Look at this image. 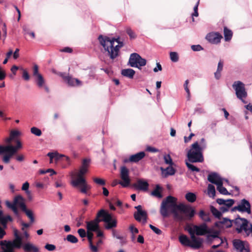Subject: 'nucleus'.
<instances>
[{"label":"nucleus","mask_w":252,"mask_h":252,"mask_svg":"<svg viewBox=\"0 0 252 252\" xmlns=\"http://www.w3.org/2000/svg\"><path fill=\"white\" fill-rule=\"evenodd\" d=\"M151 229L157 234L160 235L161 234V231L158 228L153 226L152 224L149 225Z\"/></svg>","instance_id":"nucleus-48"},{"label":"nucleus","mask_w":252,"mask_h":252,"mask_svg":"<svg viewBox=\"0 0 252 252\" xmlns=\"http://www.w3.org/2000/svg\"><path fill=\"white\" fill-rule=\"evenodd\" d=\"M164 162L166 164L172 165L173 163L172 158L169 155H166L163 157Z\"/></svg>","instance_id":"nucleus-44"},{"label":"nucleus","mask_w":252,"mask_h":252,"mask_svg":"<svg viewBox=\"0 0 252 252\" xmlns=\"http://www.w3.org/2000/svg\"><path fill=\"white\" fill-rule=\"evenodd\" d=\"M34 80L38 88H43L47 93L49 92V89L46 85L45 80L42 75L34 78Z\"/></svg>","instance_id":"nucleus-22"},{"label":"nucleus","mask_w":252,"mask_h":252,"mask_svg":"<svg viewBox=\"0 0 252 252\" xmlns=\"http://www.w3.org/2000/svg\"><path fill=\"white\" fill-rule=\"evenodd\" d=\"M98 40L112 59L118 56L120 48L123 46V42H120L118 39L100 35L98 36Z\"/></svg>","instance_id":"nucleus-1"},{"label":"nucleus","mask_w":252,"mask_h":252,"mask_svg":"<svg viewBox=\"0 0 252 252\" xmlns=\"http://www.w3.org/2000/svg\"><path fill=\"white\" fill-rule=\"evenodd\" d=\"M177 199L176 198L168 196L165 200H163L161 203L160 213L163 217H167L169 212L172 213L175 219L176 220H184L182 216L178 214V210L179 204L176 203Z\"/></svg>","instance_id":"nucleus-2"},{"label":"nucleus","mask_w":252,"mask_h":252,"mask_svg":"<svg viewBox=\"0 0 252 252\" xmlns=\"http://www.w3.org/2000/svg\"><path fill=\"white\" fill-rule=\"evenodd\" d=\"M232 36V32L231 31L228 30L226 28H224V39L225 41H229Z\"/></svg>","instance_id":"nucleus-37"},{"label":"nucleus","mask_w":252,"mask_h":252,"mask_svg":"<svg viewBox=\"0 0 252 252\" xmlns=\"http://www.w3.org/2000/svg\"><path fill=\"white\" fill-rule=\"evenodd\" d=\"M233 210H237L241 212H246L250 214L251 213V205L249 202L245 199H242L240 204L233 208Z\"/></svg>","instance_id":"nucleus-15"},{"label":"nucleus","mask_w":252,"mask_h":252,"mask_svg":"<svg viewBox=\"0 0 252 252\" xmlns=\"http://www.w3.org/2000/svg\"><path fill=\"white\" fill-rule=\"evenodd\" d=\"M232 87L235 91L237 97L244 103H246L244 99L247 97V93L245 88L244 84L240 81H235L232 85Z\"/></svg>","instance_id":"nucleus-11"},{"label":"nucleus","mask_w":252,"mask_h":252,"mask_svg":"<svg viewBox=\"0 0 252 252\" xmlns=\"http://www.w3.org/2000/svg\"><path fill=\"white\" fill-rule=\"evenodd\" d=\"M78 233L79 236L82 238H84V237H86V232L85 229H82V228L79 229L78 230Z\"/></svg>","instance_id":"nucleus-58"},{"label":"nucleus","mask_w":252,"mask_h":252,"mask_svg":"<svg viewBox=\"0 0 252 252\" xmlns=\"http://www.w3.org/2000/svg\"><path fill=\"white\" fill-rule=\"evenodd\" d=\"M29 183L28 182H26L23 184L22 189L24 191H25V192H27L29 191Z\"/></svg>","instance_id":"nucleus-59"},{"label":"nucleus","mask_w":252,"mask_h":252,"mask_svg":"<svg viewBox=\"0 0 252 252\" xmlns=\"http://www.w3.org/2000/svg\"><path fill=\"white\" fill-rule=\"evenodd\" d=\"M179 242L181 244L187 247H190L194 249H198L201 247L203 240V239H189L186 235H181L179 237Z\"/></svg>","instance_id":"nucleus-8"},{"label":"nucleus","mask_w":252,"mask_h":252,"mask_svg":"<svg viewBox=\"0 0 252 252\" xmlns=\"http://www.w3.org/2000/svg\"><path fill=\"white\" fill-rule=\"evenodd\" d=\"M101 221L100 219L97 217L94 220L86 222V227L87 231L95 232L99 229V223Z\"/></svg>","instance_id":"nucleus-19"},{"label":"nucleus","mask_w":252,"mask_h":252,"mask_svg":"<svg viewBox=\"0 0 252 252\" xmlns=\"http://www.w3.org/2000/svg\"><path fill=\"white\" fill-rule=\"evenodd\" d=\"M170 58L172 62L176 63L179 60V56L177 53L171 52L170 53Z\"/></svg>","instance_id":"nucleus-42"},{"label":"nucleus","mask_w":252,"mask_h":252,"mask_svg":"<svg viewBox=\"0 0 252 252\" xmlns=\"http://www.w3.org/2000/svg\"><path fill=\"white\" fill-rule=\"evenodd\" d=\"M219 232L218 231H215L213 232H212L211 234H208L207 236V239L209 241L217 243L212 246V248L213 249L218 248L223 243L222 239L219 237Z\"/></svg>","instance_id":"nucleus-16"},{"label":"nucleus","mask_w":252,"mask_h":252,"mask_svg":"<svg viewBox=\"0 0 252 252\" xmlns=\"http://www.w3.org/2000/svg\"><path fill=\"white\" fill-rule=\"evenodd\" d=\"M22 76L24 79L26 81H29L30 79L29 74L26 70L23 69Z\"/></svg>","instance_id":"nucleus-55"},{"label":"nucleus","mask_w":252,"mask_h":252,"mask_svg":"<svg viewBox=\"0 0 252 252\" xmlns=\"http://www.w3.org/2000/svg\"><path fill=\"white\" fill-rule=\"evenodd\" d=\"M16 146H14L11 144L5 146L0 145V155L3 154L2 161L5 163H9L11 159L17 153V152L22 148L23 145L19 140L16 141Z\"/></svg>","instance_id":"nucleus-4"},{"label":"nucleus","mask_w":252,"mask_h":252,"mask_svg":"<svg viewBox=\"0 0 252 252\" xmlns=\"http://www.w3.org/2000/svg\"><path fill=\"white\" fill-rule=\"evenodd\" d=\"M200 218L204 221H210V219L207 214H205L203 210H201L199 213Z\"/></svg>","instance_id":"nucleus-40"},{"label":"nucleus","mask_w":252,"mask_h":252,"mask_svg":"<svg viewBox=\"0 0 252 252\" xmlns=\"http://www.w3.org/2000/svg\"><path fill=\"white\" fill-rule=\"evenodd\" d=\"M161 191V188L159 186V185H157L155 189L151 192V195L158 198H161L162 197Z\"/></svg>","instance_id":"nucleus-32"},{"label":"nucleus","mask_w":252,"mask_h":252,"mask_svg":"<svg viewBox=\"0 0 252 252\" xmlns=\"http://www.w3.org/2000/svg\"><path fill=\"white\" fill-rule=\"evenodd\" d=\"M202 150L200 148L199 143L197 141L194 142L188 152V160L190 162H202L204 161Z\"/></svg>","instance_id":"nucleus-5"},{"label":"nucleus","mask_w":252,"mask_h":252,"mask_svg":"<svg viewBox=\"0 0 252 252\" xmlns=\"http://www.w3.org/2000/svg\"><path fill=\"white\" fill-rule=\"evenodd\" d=\"M25 213L27 217L30 219L31 222H33L34 220L33 213L31 210L27 209L26 207L22 210Z\"/></svg>","instance_id":"nucleus-39"},{"label":"nucleus","mask_w":252,"mask_h":252,"mask_svg":"<svg viewBox=\"0 0 252 252\" xmlns=\"http://www.w3.org/2000/svg\"><path fill=\"white\" fill-rule=\"evenodd\" d=\"M87 238H88L89 242V244L91 243H93V238L94 234L92 233V232L87 231Z\"/></svg>","instance_id":"nucleus-57"},{"label":"nucleus","mask_w":252,"mask_h":252,"mask_svg":"<svg viewBox=\"0 0 252 252\" xmlns=\"http://www.w3.org/2000/svg\"><path fill=\"white\" fill-rule=\"evenodd\" d=\"M161 170L162 171L163 174H164L165 177H167L169 175H173L175 173V170L173 167L170 165L164 169L163 168H161Z\"/></svg>","instance_id":"nucleus-31"},{"label":"nucleus","mask_w":252,"mask_h":252,"mask_svg":"<svg viewBox=\"0 0 252 252\" xmlns=\"http://www.w3.org/2000/svg\"><path fill=\"white\" fill-rule=\"evenodd\" d=\"M192 162H190L189 160L186 161V164L189 170H190L192 172H199L200 171V169L193 164L191 163Z\"/></svg>","instance_id":"nucleus-36"},{"label":"nucleus","mask_w":252,"mask_h":252,"mask_svg":"<svg viewBox=\"0 0 252 252\" xmlns=\"http://www.w3.org/2000/svg\"><path fill=\"white\" fill-rule=\"evenodd\" d=\"M208 180L210 182L214 184L217 186L221 182H223V181H225L227 183L228 182L227 179L221 178L218 174L216 173H212L210 174L208 176Z\"/></svg>","instance_id":"nucleus-21"},{"label":"nucleus","mask_w":252,"mask_h":252,"mask_svg":"<svg viewBox=\"0 0 252 252\" xmlns=\"http://www.w3.org/2000/svg\"><path fill=\"white\" fill-rule=\"evenodd\" d=\"M100 217H102L103 219L100 220L106 223L105 228L106 229H110L113 227H115L117 226V220L112 218L111 214L106 212L104 210H101L97 214V218L99 219Z\"/></svg>","instance_id":"nucleus-9"},{"label":"nucleus","mask_w":252,"mask_h":252,"mask_svg":"<svg viewBox=\"0 0 252 252\" xmlns=\"http://www.w3.org/2000/svg\"><path fill=\"white\" fill-rule=\"evenodd\" d=\"M185 197L186 199L189 202H193L196 200V197L194 193L189 192L186 194Z\"/></svg>","instance_id":"nucleus-38"},{"label":"nucleus","mask_w":252,"mask_h":252,"mask_svg":"<svg viewBox=\"0 0 252 252\" xmlns=\"http://www.w3.org/2000/svg\"><path fill=\"white\" fill-rule=\"evenodd\" d=\"M145 156L144 152H140L136 154L132 155L129 157V160L131 162H137L142 159Z\"/></svg>","instance_id":"nucleus-29"},{"label":"nucleus","mask_w":252,"mask_h":252,"mask_svg":"<svg viewBox=\"0 0 252 252\" xmlns=\"http://www.w3.org/2000/svg\"><path fill=\"white\" fill-rule=\"evenodd\" d=\"M22 247L26 252H30L31 251H33V252H38V249L30 242L27 243L25 244L22 243Z\"/></svg>","instance_id":"nucleus-28"},{"label":"nucleus","mask_w":252,"mask_h":252,"mask_svg":"<svg viewBox=\"0 0 252 252\" xmlns=\"http://www.w3.org/2000/svg\"><path fill=\"white\" fill-rule=\"evenodd\" d=\"M89 246H90V248L92 252H98V249H97V246L94 245L93 243H90Z\"/></svg>","instance_id":"nucleus-64"},{"label":"nucleus","mask_w":252,"mask_h":252,"mask_svg":"<svg viewBox=\"0 0 252 252\" xmlns=\"http://www.w3.org/2000/svg\"><path fill=\"white\" fill-rule=\"evenodd\" d=\"M186 230L189 233L190 238L193 239H202L195 236V234L204 235L207 233L210 234L212 233V230L209 229L205 223L200 225H188L186 227Z\"/></svg>","instance_id":"nucleus-6"},{"label":"nucleus","mask_w":252,"mask_h":252,"mask_svg":"<svg viewBox=\"0 0 252 252\" xmlns=\"http://www.w3.org/2000/svg\"><path fill=\"white\" fill-rule=\"evenodd\" d=\"M126 32L129 35L131 38H134L135 37V35L134 32L130 29L126 30Z\"/></svg>","instance_id":"nucleus-63"},{"label":"nucleus","mask_w":252,"mask_h":252,"mask_svg":"<svg viewBox=\"0 0 252 252\" xmlns=\"http://www.w3.org/2000/svg\"><path fill=\"white\" fill-rule=\"evenodd\" d=\"M217 202L220 205H223L220 207V210L224 212L227 211L233 205L234 201L231 199L224 200L219 198L217 200Z\"/></svg>","instance_id":"nucleus-20"},{"label":"nucleus","mask_w":252,"mask_h":252,"mask_svg":"<svg viewBox=\"0 0 252 252\" xmlns=\"http://www.w3.org/2000/svg\"><path fill=\"white\" fill-rule=\"evenodd\" d=\"M211 211L213 215L217 217H219L221 215V213L214 208H212Z\"/></svg>","instance_id":"nucleus-61"},{"label":"nucleus","mask_w":252,"mask_h":252,"mask_svg":"<svg viewBox=\"0 0 252 252\" xmlns=\"http://www.w3.org/2000/svg\"><path fill=\"white\" fill-rule=\"evenodd\" d=\"M57 155L56 154L50 152L47 154V156L50 158V163H52L53 162V159H55V157Z\"/></svg>","instance_id":"nucleus-60"},{"label":"nucleus","mask_w":252,"mask_h":252,"mask_svg":"<svg viewBox=\"0 0 252 252\" xmlns=\"http://www.w3.org/2000/svg\"><path fill=\"white\" fill-rule=\"evenodd\" d=\"M41 74L38 72V67L36 64H35L33 66V76L34 78H35L37 76L41 75Z\"/></svg>","instance_id":"nucleus-46"},{"label":"nucleus","mask_w":252,"mask_h":252,"mask_svg":"<svg viewBox=\"0 0 252 252\" xmlns=\"http://www.w3.org/2000/svg\"><path fill=\"white\" fill-rule=\"evenodd\" d=\"M14 239L12 241H1L0 242L1 245H7L12 246L16 247L17 249L21 248L22 246V238L19 235L18 231L16 229H14Z\"/></svg>","instance_id":"nucleus-13"},{"label":"nucleus","mask_w":252,"mask_h":252,"mask_svg":"<svg viewBox=\"0 0 252 252\" xmlns=\"http://www.w3.org/2000/svg\"><path fill=\"white\" fill-rule=\"evenodd\" d=\"M31 132L32 134L37 136H40L42 134L41 131L40 129L36 127H32L31 128Z\"/></svg>","instance_id":"nucleus-41"},{"label":"nucleus","mask_w":252,"mask_h":252,"mask_svg":"<svg viewBox=\"0 0 252 252\" xmlns=\"http://www.w3.org/2000/svg\"><path fill=\"white\" fill-rule=\"evenodd\" d=\"M94 181L97 184L100 185H105V181L104 180L98 178H94Z\"/></svg>","instance_id":"nucleus-49"},{"label":"nucleus","mask_w":252,"mask_h":252,"mask_svg":"<svg viewBox=\"0 0 252 252\" xmlns=\"http://www.w3.org/2000/svg\"><path fill=\"white\" fill-rule=\"evenodd\" d=\"M195 214V210L190 206L185 205L183 204H179L178 214L185 218L184 220H190L194 216Z\"/></svg>","instance_id":"nucleus-10"},{"label":"nucleus","mask_w":252,"mask_h":252,"mask_svg":"<svg viewBox=\"0 0 252 252\" xmlns=\"http://www.w3.org/2000/svg\"><path fill=\"white\" fill-rule=\"evenodd\" d=\"M120 177L122 181L119 184L123 187H128L130 183L128 169L126 166H122L120 170Z\"/></svg>","instance_id":"nucleus-14"},{"label":"nucleus","mask_w":252,"mask_h":252,"mask_svg":"<svg viewBox=\"0 0 252 252\" xmlns=\"http://www.w3.org/2000/svg\"><path fill=\"white\" fill-rule=\"evenodd\" d=\"M199 144H200V146H199L200 148H201L202 150H203L204 149H205L206 147L205 139L203 138H201L199 145Z\"/></svg>","instance_id":"nucleus-56"},{"label":"nucleus","mask_w":252,"mask_h":252,"mask_svg":"<svg viewBox=\"0 0 252 252\" xmlns=\"http://www.w3.org/2000/svg\"><path fill=\"white\" fill-rule=\"evenodd\" d=\"M21 133L18 130H12L11 131L10 135L14 138L15 137L20 135Z\"/></svg>","instance_id":"nucleus-47"},{"label":"nucleus","mask_w":252,"mask_h":252,"mask_svg":"<svg viewBox=\"0 0 252 252\" xmlns=\"http://www.w3.org/2000/svg\"><path fill=\"white\" fill-rule=\"evenodd\" d=\"M191 48L194 51H200L203 50V48L200 45H193L191 46Z\"/></svg>","instance_id":"nucleus-50"},{"label":"nucleus","mask_w":252,"mask_h":252,"mask_svg":"<svg viewBox=\"0 0 252 252\" xmlns=\"http://www.w3.org/2000/svg\"><path fill=\"white\" fill-rule=\"evenodd\" d=\"M135 74V71L132 69L128 68L122 70V74L129 78H132Z\"/></svg>","instance_id":"nucleus-30"},{"label":"nucleus","mask_w":252,"mask_h":252,"mask_svg":"<svg viewBox=\"0 0 252 252\" xmlns=\"http://www.w3.org/2000/svg\"><path fill=\"white\" fill-rule=\"evenodd\" d=\"M5 204L7 206V207H8V208H9L12 209V210L13 211L14 213L15 214V215L17 217H19V213H18V209L16 207V206H15V205L14 204V201H13V203L12 204L9 201H5Z\"/></svg>","instance_id":"nucleus-33"},{"label":"nucleus","mask_w":252,"mask_h":252,"mask_svg":"<svg viewBox=\"0 0 252 252\" xmlns=\"http://www.w3.org/2000/svg\"><path fill=\"white\" fill-rule=\"evenodd\" d=\"M66 240L71 243H76L78 242L77 238L74 235L69 234L66 237Z\"/></svg>","instance_id":"nucleus-43"},{"label":"nucleus","mask_w":252,"mask_h":252,"mask_svg":"<svg viewBox=\"0 0 252 252\" xmlns=\"http://www.w3.org/2000/svg\"><path fill=\"white\" fill-rule=\"evenodd\" d=\"M146 60L142 58L139 54L137 53H132L130 55L129 59V64L130 66L137 67L140 69L142 66H144L146 64Z\"/></svg>","instance_id":"nucleus-12"},{"label":"nucleus","mask_w":252,"mask_h":252,"mask_svg":"<svg viewBox=\"0 0 252 252\" xmlns=\"http://www.w3.org/2000/svg\"><path fill=\"white\" fill-rule=\"evenodd\" d=\"M222 38V35L218 32H211L206 36V39L212 44L220 43Z\"/></svg>","instance_id":"nucleus-18"},{"label":"nucleus","mask_w":252,"mask_h":252,"mask_svg":"<svg viewBox=\"0 0 252 252\" xmlns=\"http://www.w3.org/2000/svg\"><path fill=\"white\" fill-rule=\"evenodd\" d=\"M48 172H50L51 173V175H54V174H56V172L52 169H48L46 170H41L39 171V173L40 174H45V173H48Z\"/></svg>","instance_id":"nucleus-51"},{"label":"nucleus","mask_w":252,"mask_h":252,"mask_svg":"<svg viewBox=\"0 0 252 252\" xmlns=\"http://www.w3.org/2000/svg\"><path fill=\"white\" fill-rule=\"evenodd\" d=\"M134 187L138 189L143 191H147L148 189L149 184L145 180L139 179L137 181Z\"/></svg>","instance_id":"nucleus-26"},{"label":"nucleus","mask_w":252,"mask_h":252,"mask_svg":"<svg viewBox=\"0 0 252 252\" xmlns=\"http://www.w3.org/2000/svg\"><path fill=\"white\" fill-rule=\"evenodd\" d=\"M45 248L49 251H53L56 249V246L53 244H46Z\"/></svg>","instance_id":"nucleus-52"},{"label":"nucleus","mask_w":252,"mask_h":252,"mask_svg":"<svg viewBox=\"0 0 252 252\" xmlns=\"http://www.w3.org/2000/svg\"><path fill=\"white\" fill-rule=\"evenodd\" d=\"M25 201V199L21 195L16 196L14 199V204L16 207H18L21 208L22 210L26 207Z\"/></svg>","instance_id":"nucleus-24"},{"label":"nucleus","mask_w":252,"mask_h":252,"mask_svg":"<svg viewBox=\"0 0 252 252\" xmlns=\"http://www.w3.org/2000/svg\"><path fill=\"white\" fill-rule=\"evenodd\" d=\"M146 150L148 152H150L152 153H156L159 151V150L158 149L150 146L147 147L146 148Z\"/></svg>","instance_id":"nucleus-62"},{"label":"nucleus","mask_w":252,"mask_h":252,"mask_svg":"<svg viewBox=\"0 0 252 252\" xmlns=\"http://www.w3.org/2000/svg\"><path fill=\"white\" fill-rule=\"evenodd\" d=\"M233 226L235 228L238 233H243L246 236H252V224L249 227L248 221L245 219L240 218L233 220Z\"/></svg>","instance_id":"nucleus-7"},{"label":"nucleus","mask_w":252,"mask_h":252,"mask_svg":"<svg viewBox=\"0 0 252 252\" xmlns=\"http://www.w3.org/2000/svg\"><path fill=\"white\" fill-rule=\"evenodd\" d=\"M88 171V168L84 166H81L79 172L77 174V178H74L72 177V180L71 181V185L78 189L81 192L87 195L88 194V191L91 189V186L86 182L83 175L86 174Z\"/></svg>","instance_id":"nucleus-3"},{"label":"nucleus","mask_w":252,"mask_h":252,"mask_svg":"<svg viewBox=\"0 0 252 252\" xmlns=\"http://www.w3.org/2000/svg\"><path fill=\"white\" fill-rule=\"evenodd\" d=\"M233 245L237 252H250V251L245 242L240 240H234L233 241Z\"/></svg>","instance_id":"nucleus-17"},{"label":"nucleus","mask_w":252,"mask_h":252,"mask_svg":"<svg viewBox=\"0 0 252 252\" xmlns=\"http://www.w3.org/2000/svg\"><path fill=\"white\" fill-rule=\"evenodd\" d=\"M207 193H208V195L210 197L214 198L215 197V194H216V190H215V187L213 185H212L211 184L208 185Z\"/></svg>","instance_id":"nucleus-35"},{"label":"nucleus","mask_w":252,"mask_h":252,"mask_svg":"<svg viewBox=\"0 0 252 252\" xmlns=\"http://www.w3.org/2000/svg\"><path fill=\"white\" fill-rule=\"evenodd\" d=\"M198 5H199V1H198L197 2L195 5L194 6V8H193L194 12L192 15V16L197 17L198 16V11H197Z\"/></svg>","instance_id":"nucleus-54"},{"label":"nucleus","mask_w":252,"mask_h":252,"mask_svg":"<svg viewBox=\"0 0 252 252\" xmlns=\"http://www.w3.org/2000/svg\"><path fill=\"white\" fill-rule=\"evenodd\" d=\"M189 83V80H186L184 84V88H185V90L186 93L188 94V99H189L190 94L189 88L188 87Z\"/></svg>","instance_id":"nucleus-45"},{"label":"nucleus","mask_w":252,"mask_h":252,"mask_svg":"<svg viewBox=\"0 0 252 252\" xmlns=\"http://www.w3.org/2000/svg\"><path fill=\"white\" fill-rule=\"evenodd\" d=\"M6 77V73L4 70L0 66V80H2Z\"/></svg>","instance_id":"nucleus-53"},{"label":"nucleus","mask_w":252,"mask_h":252,"mask_svg":"<svg viewBox=\"0 0 252 252\" xmlns=\"http://www.w3.org/2000/svg\"><path fill=\"white\" fill-rule=\"evenodd\" d=\"M215 226L220 228H228L233 226V220L223 218L221 220L215 223Z\"/></svg>","instance_id":"nucleus-23"},{"label":"nucleus","mask_w":252,"mask_h":252,"mask_svg":"<svg viewBox=\"0 0 252 252\" xmlns=\"http://www.w3.org/2000/svg\"><path fill=\"white\" fill-rule=\"evenodd\" d=\"M223 182L219 184L217 186V190L219 191L220 194L223 195H229L230 193L225 188L222 186Z\"/></svg>","instance_id":"nucleus-34"},{"label":"nucleus","mask_w":252,"mask_h":252,"mask_svg":"<svg viewBox=\"0 0 252 252\" xmlns=\"http://www.w3.org/2000/svg\"><path fill=\"white\" fill-rule=\"evenodd\" d=\"M134 218L136 220L145 223L147 221V214L145 211H142L139 213H135L134 214Z\"/></svg>","instance_id":"nucleus-25"},{"label":"nucleus","mask_w":252,"mask_h":252,"mask_svg":"<svg viewBox=\"0 0 252 252\" xmlns=\"http://www.w3.org/2000/svg\"><path fill=\"white\" fill-rule=\"evenodd\" d=\"M63 78L65 82L70 86H77L82 85L80 81L77 79L73 78L71 76H68L63 77Z\"/></svg>","instance_id":"nucleus-27"}]
</instances>
